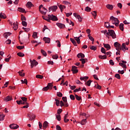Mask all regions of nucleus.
Listing matches in <instances>:
<instances>
[{
  "mask_svg": "<svg viewBox=\"0 0 130 130\" xmlns=\"http://www.w3.org/2000/svg\"><path fill=\"white\" fill-rule=\"evenodd\" d=\"M30 115H31V117L32 119V120H33L34 119H35L36 118V115H34L33 113H30Z\"/></svg>",
  "mask_w": 130,
  "mask_h": 130,
  "instance_id": "864d4df0",
  "label": "nucleus"
},
{
  "mask_svg": "<svg viewBox=\"0 0 130 130\" xmlns=\"http://www.w3.org/2000/svg\"><path fill=\"white\" fill-rule=\"evenodd\" d=\"M18 27L17 21V22H16V23H13V28L14 30H16L17 29Z\"/></svg>",
  "mask_w": 130,
  "mask_h": 130,
  "instance_id": "412c9836",
  "label": "nucleus"
},
{
  "mask_svg": "<svg viewBox=\"0 0 130 130\" xmlns=\"http://www.w3.org/2000/svg\"><path fill=\"white\" fill-rule=\"evenodd\" d=\"M114 47L116 48L117 51L123 50V51H125V50H128V48L126 47V44L125 43H123L122 46H121V44L118 42H115L114 43Z\"/></svg>",
  "mask_w": 130,
  "mask_h": 130,
  "instance_id": "f03ea898",
  "label": "nucleus"
},
{
  "mask_svg": "<svg viewBox=\"0 0 130 130\" xmlns=\"http://www.w3.org/2000/svg\"><path fill=\"white\" fill-rule=\"evenodd\" d=\"M18 11H19L21 13H26V11H25V10L24 9L20 8V7L18 8Z\"/></svg>",
  "mask_w": 130,
  "mask_h": 130,
  "instance_id": "dca6fc26",
  "label": "nucleus"
},
{
  "mask_svg": "<svg viewBox=\"0 0 130 130\" xmlns=\"http://www.w3.org/2000/svg\"><path fill=\"white\" fill-rule=\"evenodd\" d=\"M56 130H62V129L61 128V127L59 125H56Z\"/></svg>",
  "mask_w": 130,
  "mask_h": 130,
  "instance_id": "774afa93",
  "label": "nucleus"
},
{
  "mask_svg": "<svg viewBox=\"0 0 130 130\" xmlns=\"http://www.w3.org/2000/svg\"><path fill=\"white\" fill-rule=\"evenodd\" d=\"M107 8H108L109 10H112L113 9V8H114V7L113 6V5L108 4V5L106 6Z\"/></svg>",
  "mask_w": 130,
  "mask_h": 130,
  "instance_id": "5701e85b",
  "label": "nucleus"
},
{
  "mask_svg": "<svg viewBox=\"0 0 130 130\" xmlns=\"http://www.w3.org/2000/svg\"><path fill=\"white\" fill-rule=\"evenodd\" d=\"M104 47L105 48L108 49L107 50H109L111 49V46L109 44H104Z\"/></svg>",
  "mask_w": 130,
  "mask_h": 130,
  "instance_id": "f3484780",
  "label": "nucleus"
},
{
  "mask_svg": "<svg viewBox=\"0 0 130 130\" xmlns=\"http://www.w3.org/2000/svg\"><path fill=\"white\" fill-rule=\"evenodd\" d=\"M56 117L57 118V120H58V121H60L61 120V116L60 114L56 115Z\"/></svg>",
  "mask_w": 130,
  "mask_h": 130,
  "instance_id": "ea45409f",
  "label": "nucleus"
},
{
  "mask_svg": "<svg viewBox=\"0 0 130 130\" xmlns=\"http://www.w3.org/2000/svg\"><path fill=\"white\" fill-rule=\"evenodd\" d=\"M62 3L63 5H69L71 4L70 3L67 2V1H63Z\"/></svg>",
  "mask_w": 130,
  "mask_h": 130,
  "instance_id": "0e129e2a",
  "label": "nucleus"
},
{
  "mask_svg": "<svg viewBox=\"0 0 130 130\" xmlns=\"http://www.w3.org/2000/svg\"><path fill=\"white\" fill-rule=\"evenodd\" d=\"M110 20H111V23H112L113 24H115L116 27H118L119 23H120V21L118 18H116L114 16H111Z\"/></svg>",
  "mask_w": 130,
  "mask_h": 130,
  "instance_id": "7ed1b4c3",
  "label": "nucleus"
},
{
  "mask_svg": "<svg viewBox=\"0 0 130 130\" xmlns=\"http://www.w3.org/2000/svg\"><path fill=\"white\" fill-rule=\"evenodd\" d=\"M86 33H87V34L88 35V37L91 36V35L90 34V33H91V30L89 29H86Z\"/></svg>",
  "mask_w": 130,
  "mask_h": 130,
  "instance_id": "5fc2aeb1",
  "label": "nucleus"
},
{
  "mask_svg": "<svg viewBox=\"0 0 130 130\" xmlns=\"http://www.w3.org/2000/svg\"><path fill=\"white\" fill-rule=\"evenodd\" d=\"M18 73H19V75L20 76H21V77H24V76H25V73H23V74H22V72H18Z\"/></svg>",
  "mask_w": 130,
  "mask_h": 130,
  "instance_id": "680f3d73",
  "label": "nucleus"
},
{
  "mask_svg": "<svg viewBox=\"0 0 130 130\" xmlns=\"http://www.w3.org/2000/svg\"><path fill=\"white\" fill-rule=\"evenodd\" d=\"M74 38H75V41H77V44H80V37H75Z\"/></svg>",
  "mask_w": 130,
  "mask_h": 130,
  "instance_id": "4c0bfd02",
  "label": "nucleus"
},
{
  "mask_svg": "<svg viewBox=\"0 0 130 130\" xmlns=\"http://www.w3.org/2000/svg\"><path fill=\"white\" fill-rule=\"evenodd\" d=\"M9 127L12 129H16L19 128V125L17 124L13 123L9 125Z\"/></svg>",
  "mask_w": 130,
  "mask_h": 130,
  "instance_id": "6e6552de",
  "label": "nucleus"
},
{
  "mask_svg": "<svg viewBox=\"0 0 130 130\" xmlns=\"http://www.w3.org/2000/svg\"><path fill=\"white\" fill-rule=\"evenodd\" d=\"M91 14L92 15V16H93L94 18L95 19L96 17L97 16V12L96 11H93L91 12Z\"/></svg>",
  "mask_w": 130,
  "mask_h": 130,
  "instance_id": "c756f323",
  "label": "nucleus"
},
{
  "mask_svg": "<svg viewBox=\"0 0 130 130\" xmlns=\"http://www.w3.org/2000/svg\"><path fill=\"white\" fill-rule=\"evenodd\" d=\"M87 123V120L86 119H82L81 121V122H80V124H81L82 125H84Z\"/></svg>",
  "mask_w": 130,
  "mask_h": 130,
  "instance_id": "c85d7f7f",
  "label": "nucleus"
},
{
  "mask_svg": "<svg viewBox=\"0 0 130 130\" xmlns=\"http://www.w3.org/2000/svg\"><path fill=\"white\" fill-rule=\"evenodd\" d=\"M26 6H27V8H30L32 7H33V4L31 2H28L26 4Z\"/></svg>",
  "mask_w": 130,
  "mask_h": 130,
  "instance_id": "6ab92c4d",
  "label": "nucleus"
},
{
  "mask_svg": "<svg viewBox=\"0 0 130 130\" xmlns=\"http://www.w3.org/2000/svg\"><path fill=\"white\" fill-rule=\"evenodd\" d=\"M91 80H88L87 82L85 83V85H87V86H89L91 85Z\"/></svg>",
  "mask_w": 130,
  "mask_h": 130,
  "instance_id": "a18cd8bd",
  "label": "nucleus"
},
{
  "mask_svg": "<svg viewBox=\"0 0 130 130\" xmlns=\"http://www.w3.org/2000/svg\"><path fill=\"white\" fill-rule=\"evenodd\" d=\"M11 35H12V34H10V32L5 33L4 34V37L6 39H8V36H10Z\"/></svg>",
  "mask_w": 130,
  "mask_h": 130,
  "instance_id": "72a5a7b5",
  "label": "nucleus"
},
{
  "mask_svg": "<svg viewBox=\"0 0 130 130\" xmlns=\"http://www.w3.org/2000/svg\"><path fill=\"white\" fill-rule=\"evenodd\" d=\"M91 9L89 7H86L85 8V10H84V11L87 12H89L90 11H91Z\"/></svg>",
  "mask_w": 130,
  "mask_h": 130,
  "instance_id": "79ce46f5",
  "label": "nucleus"
},
{
  "mask_svg": "<svg viewBox=\"0 0 130 130\" xmlns=\"http://www.w3.org/2000/svg\"><path fill=\"white\" fill-rule=\"evenodd\" d=\"M70 98H71V100H75V97L73 94L70 95Z\"/></svg>",
  "mask_w": 130,
  "mask_h": 130,
  "instance_id": "6e6d98bb",
  "label": "nucleus"
},
{
  "mask_svg": "<svg viewBox=\"0 0 130 130\" xmlns=\"http://www.w3.org/2000/svg\"><path fill=\"white\" fill-rule=\"evenodd\" d=\"M58 7L57 6H54L52 7H49V12L52 11L53 12H56V10H57Z\"/></svg>",
  "mask_w": 130,
  "mask_h": 130,
  "instance_id": "423d86ee",
  "label": "nucleus"
},
{
  "mask_svg": "<svg viewBox=\"0 0 130 130\" xmlns=\"http://www.w3.org/2000/svg\"><path fill=\"white\" fill-rule=\"evenodd\" d=\"M17 104L19 105H29V103H28L26 102H23V101L20 100V101H17Z\"/></svg>",
  "mask_w": 130,
  "mask_h": 130,
  "instance_id": "39448f33",
  "label": "nucleus"
},
{
  "mask_svg": "<svg viewBox=\"0 0 130 130\" xmlns=\"http://www.w3.org/2000/svg\"><path fill=\"white\" fill-rule=\"evenodd\" d=\"M73 16H75L76 17V18L78 19V21H79V22L82 21V18L81 17V16H80V15H77L76 13H74Z\"/></svg>",
  "mask_w": 130,
  "mask_h": 130,
  "instance_id": "9d476101",
  "label": "nucleus"
},
{
  "mask_svg": "<svg viewBox=\"0 0 130 130\" xmlns=\"http://www.w3.org/2000/svg\"><path fill=\"white\" fill-rule=\"evenodd\" d=\"M119 66H121V67H122L123 68L125 69H126V64H124V63H121V62L119 63Z\"/></svg>",
  "mask_w": 130,
  "mask_h": 130,
  "instance_id": "e433bc0d",
  "label": "nucleus"
},
{
  "mask_svg": "<svg viewBox=\"0 0 130 130\" xmlns=\"http://www.w3.org/2000/svg\"><path fill=\"white\" fill-rule=\"evenodd\" d=\"M21 20H22V21H23V20L26 21V18L24 16H23V14H21Z\"/></svg>",
  "mask_w": 130,
  "mask_h": 130,
  "instance_id": "f704fd0d",
  "label": "nucleus"
},
{
  "mask_svg": "<svg viewBox=\"0 0 130 130\" xmlns=\"http://www.w3.org/2000/svg\"><path fill=\"white\" fill-rule=\"evenodd\" d=\"M77 57L78 58H85V55L84 54H82V53H79V54H77Z\"/></svg>",
  "mask_w": 130,
  "mask_h": 130,
  "instance_id": "aec40b11",
  "label": "nucleus"
},
{
  "mask_svg": "<svg viewBox=\"0 0 130 130\" xmlns=\"http://www.w3.org/2000/svg\"><path fill=\"white\" fill-rule=\"evenodd\" d=\"M119 29L121 31H124V24L121 23L120 24H119Z\"/></svg>",
  "mask_w": 130,
  "mask_h": 130,
  "instance_id": "393cba45",
  "label": "nucleus"
},
{
  "mask_svg": "<svg viewBox=\"0 0 130 130\" xmlns=\"http://www.w3.org/2000/svg\"><path fill=\"white\" fill-rule=\"evenodd\" d=\"M75 98L78 101L82 100L81 96H78L77 94H75Z\"/></svg>",
  "mask_w": 130,
  "mask_h": 130,
  "instance_id": "a19ab883",
  "label": "nucleus"
},
{
  "mask_svg": "<svg viewBox=\"0 0 130 130\" xmlns=\"http://www.w3.org/2000/svg\"><path fill=\"white\" fill-rule=\"evenodd\" d=\"M118 73L119 74H121V75H123V74H124V70H122V71H120V70H119L118 72Z\"/></svg>",
  "mask_w": 130,
  "mask_h": 130,
  "instance_id": "69168bd1",
  "label": "nucleus"
},
{
  "mask_svg": "<svg viewBox=\"0 0 130 130\" xmlns=\"http://www.w3.org/2000/svg\"><path fill=\"white\" fill-rule=\"evenodd\" d=\"M101 52H102V53L106 54V50L104 47H102V49H101Z\"/></svg>",
  "mask_w": 130,
  "mask_h": 130,
  "instance_id": "8fccbe9b",
  "label": "nucleus"
},
{
  "mask_svg": "<svg viewBox=\"0 0 130 130\" xmlns=\"http://www.w3.org/2000/svg\"><path fill=\"white\" fill-rule=\"evenodd\" d=\"M36 77V78H39V79H43V76H42V75H37Z\"/></svg>",
  "mask_w": 130,
  "mask_h": 130,
  "instance_id": "37998d69",
  "label": "nucleus"
},
{
  "mask_svg": "<svg viewBox=\"0 0 130 130\" xmlns=\"http://www.w3.org/2000/svg\"><path fill=\"white\" fill-rule=\"evenodd\" d=\"M52 58H53V59H57L58 58V55H53L52 56Z\"/></svg>",
  "mask_w": 130,
  "mask_h": 130,
  "instance_id": "bf43d9fd",
  "label": "nucleus"
},
{
  "mask_svg": "<svg viewBox=\"0 0 130 130\" xmlns=\"http://www.w3.org/2000/svg\"><path fill=\"white\" fill-rule=\"evenodd\" d=\"M55 101H56V105L57 107H59L60 103V101L57 99H55Z\"/></svg>",
  "mask_w": 130,
  "mask_h": 130,
  "instance_id": "c9c22d12",
  "label": "nucleus"
},
{
  "mask_svg": "<svg viewBox=\"0 0 130 130\" xmlns=\"http://www.w3.org/2000/svg\"><path fill=\"white\" fill-rule=\"evenodd\" d=\"M57 96L58 97H62V94L60 92H57Z\"/></svg>",
  "mask_w": 130,
  "mask_h": 130,
  "instance_id": "13d9d810",
  "label": "nucleus"
},
{
  "mask_svg": "<svg viewBox=\"0 0 130 130\" xmlns=\"http://www.w3.org/2000/svg\"><path fill=\"white\" fill-rule=\"evenodd\" d=\"M70 40H71L72 43H73L74 45H75L76 46L77 45L76 41H75L74 39H73V38H71Z\"/></svg>",
  "mask_w": 130,
  "mask_h": 130,
  "instance_id": "bb28decb",
  "label": "nucleus"
},
{
  "mask_svg": "<svg viewBox=\"0 0 130 130\" xmlns=\"http://www.w3.org/2000/svg\"><path fill=\"white\" fill-rule=\"evenodd\" d=\"M48 125V122L46 121L43 123V129H45L46 128H47Z\"/></svg>",
  "mask_w": 130,
  "mask_h": 130,
  "instance_id": "ddd939ff",
  "label": "nucleus"
},
{
  "mask_svg": "<svg viewBox=\"0 0 130 130\" xmlns=\"http://www.w3.org/2000/svg\"><path fill=\"white\" fill-rule=\"evenodd\" d=\"M22 25H23V26L24 27H26L27 26V22H25V21L23 20V21H22Z\"/></svg>",
  "mask_w": 130,
  "mask_h": 130,
  "instance_id": "de8ad7c7",
  "label": "nucleus"
},
{
  "mask_svg": "<svg viewBox=\"0 0 130 130\" xmlns=\"http://www.w3.org/2000/svg\"><path fill=\"white\" fill-rule=\"evenodd\" d=\"M41 53H42V55H44V56H46L47 55V54L44 50H41Z\"/></svg>",
  "mask_w": 130,
  "mask_h": 130,
  "instance_id": "2f4dec72",
  "label": "nucleus"
},
{
  "mask_svg": "<svg viewBox=\"0 0 130 130\" xmlns=\"http://www.w3.org/2000/svg\"><path fill=\"white\" fill-rule=\"evenodd\" d=\"M49 19H51V20L55 21L58 20V18L56 16H54L53 15H48Z\"/></svg>",
  "mask_w": 130,
  "mask_h": 130,
  "instance_id": "0eeeda50",
  "label": "nucleus"
},
{
  "mask_svg": "<svg viewBox=\"0 0 130 130\" xmlns=\"http://www.w3.org/2000/svg\"><path fill=\"white\" fill-rule=\"evenodd\" d=\"M62 110L61 109H59L58 110H57V113L58 115H60L61 113H62Z\"/></svg>",
  "mask_w": 130,
  "mask_h": 130,
  "instance_id": "052dcab7",
  "label": "nucleus"
},
{
  "mask_svg": "<svg viewBox=\"0 0 130 130\" xmlns=\"http://www.w3.org/2000/svg\"><path fill=\"white\" fill-rule=\"evenodd\" d=\"M108 31L107 30H102L101 32L102 34H104V35H107L108 36H111L113 39H115L116 38V35L115 33V31L114 30L108 29Z\"/></svg>",
  "mask_w": 130,
  "mask_h": 130,
  "instance_id": "f257e3e1",
  "label": "nucleus"
},
{
  "mask_svg": "<svg viewBox=\"0 0 130 130\" xmlns=\"http://www.w3.org/2000/svg\"><path fill=\"white\" fill-rule=\"evenodd\" d=\"M42 8H43V5H41L40 7H39V10L40 11V12L42 13V15H45L46 14V12L41 11Z\"/></svg>",
  "mask_w": 130,
  "mask_h": 130,
  "instance_id": "9b49d317",
  "label": "nucleus"
},
{
  "mask_svg": "<svg viewBox=\"0 0 130 130\" xmlns=\"http://www.w3.org/2000/svg\"><path fill=\"white\" fill-rule=\"evenodd\" d=\"M0 17H1L2 19H6L7 16H6V14H2V13H1L0 14Z\"/></svg>",
  "mask_w": 130,
  "mask_h": 130,
  "instance_id": "a878e982",
  "label": "nucleus"
},
{
  "mask_svg": "<svg viewBox=\"0 0 130 130\" xmlns=\"http://www.w3.org/2000/svg\"><path fill=\"white\" fill-rule=\"evenodd\" d=\"M43 39L46 43L49 44L50 42V39L49 38L44 37Z\"/></svg>",
  "mask_w": 130,
  "mask_h": 130,
  "instance_id": "4468645a",
  "label": "nucleus"
},
{
  "mask_svg": "<svg viewBox=\"0 0 130 130\" xmlns=\"http://www.w3.org/2000/svg\"><path fill=\"white\" fill-rule=\"evenodd\" d=\"M50 89L49 87L48 86H46L44 88L42 89L43 91H48V90Z\"/></svg>",
  "mask_w": 130,
  "mask_h": 130,
  "instance_id": "603ef678",
  "label": "nucleus"
},
{
  "mask_svg": "<svg viewBox=\"0 0 130 130\" xmlns=\"http://www.w3.org/2000/svg\"><path fill=\"white\" fill-rule=\"evenodd\" d=\"M71 71L73 72V74H76L79 72L76 66H73Z\"/></svg>",
  "mask_w": 130,
  "mask_h": 130,
  "instance_id": "1a4fd4ad",
  "label": "nucleus"
},
{
  "mask_svg": "<svg viewBox=\"0 0 130 130\" xmlns=\"http://www.w3.org/2000/svg\"><path fill=\"white\" fill-rule=\"evenodd\" d=\"M56 25H57V26H58V27H59V28H65V25H64V24H61L60 23H57Z\"/></svg>",
  "mask_w": 130,
  "mask_h": 130,
  "instance_id": "2eb2a0df",
  "label": "nucleus"
},
{
  "mask_svg": "<svg viewBox=\"0 0 130 130\" xmlns=\"http://www.w3.org/2000/svg\"><path fill=\"white\" fill-rule=\"evenodd\" d=\"M9 82H6V83H5V84H4L5 86H3V88H5L6 87H8V86L9 85Z\"/></svg>",
  "mask_w": 130,
  "mask_h": 130,
  "instance_id": "4d7b16f0",
  "label": "nucleus"
},
{
  "mask_svg": "<svg viewBox=\"0 0 130 130\" xmlns=\"http://www.w3.org/2000/svg\"><path fill=\"white\" fill-rule=\"evenodd\" d=\"M89 48L91 50L95 51L97 49V47L95 46H90Z\"/></svg>",
  "mask_w": 130,
  "mask_h": 130,
  "instance_id": "b1692460",
  "label": "nucleus"
},
{
  "mask_svg": "<svg viewBox=\"0 0 130 130\" xmlns=\"http://www.w3.org/2000/svg\"><path fill=\"white\" fill-rule=\"evenodd\" d=\"M5 116H6L4 114H1V115H0V121L4 120Z\"/></svg>",
  "mask_w": 130,
  "mask_h": 130,
  "instance_id": "7c9ffc66",
  "label": "nucleus"
},
{
  "mask_svg": "<svg viewBox=\"0 0 130 130\" xmlns=\"http://www.w3.org/2000/svg\"><path fill=\"white\" fill-rule=\"evenodd\" d=\"M59 8L60 9L61 12H62L63 10H64L65 8H66V7L64 5H59L58 6Z\"/></svg>",
  "mask_w": 130,
  "mask_h": 130,
  "instance_id": "a211bd4d",
  "label": "nucleus"
},
{
  "mask_svg": "<svg viewBox=\"0 0 130 130\" xmlns=\"http://www.w3.org/2000/svg\"><path fill=\"white\" fill-rule=\"evenodd\" d=\"M80 61H81L82 64H84L85 62H86L84 58H81L79 59Z\"/></svg>",
  "mask_w": 130,
  "mask_h": 130,
  "instance_id": "09e8293b",
  "label": "nucleus"
},
{
  "mask_svg": "<svg viewBox=\"0 0 130 130\" xmlns=\"http://www.w3.org/2000/svg\"><path fill=\"white\" fill-rule=\"evenodd\" d=\"M24 46H18L16 47V48L19 50H22L24 48Z\"/></svg>",
  "mask_w": 130,
  "mask_h": 130,
  "instance_id": "c03bdc74",
  "label": "nucleus"
},
{
  "mask_svg": "<svg viewBox=\"0 0 130 130\" xmlns=\"http://www.w3.org/2000/svg\"><path fill=\"white\" fill-rule=\"evenodd\" d=\"M115 77L118 79H120V74H117L115 75Z\"/></svg>",
  "mask_w": 130,
  "mask_h": 130,
  "instance_id": "3c124183",
  "label": "nucleus"
},
{
  "mask_svg": "<svg viewBox=\"0 0 130 130\" xmlns=\"http://www.w3.org/2000/svg\"><path fill=\"white\" fill-rule=\"evenodd\" d=\"M17 55L21 57H24L25 56L24 54L22 52L17 53Z\"/></svg>",
  "mask_w": 130,
  "mask_h": 130,
  "instance_id": "473e14b6",
  "label": "nucleus"
},
{
  "mask_svg": "<svg viewBox=\"0 0 130 130\" xmlns=\"http://www.w3.org/2000/svg\"><path fill=\"white\" fill-rule=\"evenodd\" d=\"M99 58L102 59H106V58H107V57L106 56V55H99Z\"/></svg>",
  "mask_w": 130,
  "mask_h": 130,
  "instance_id": "4be33fe9",
  "label": "nucleus"
},
{
  "mask_svg": "<svg viewBox=\"0 0 130 130\" xmlns=\"http://www.w3.org/2000/svg\"><path fill=\"white\" fill-rule=\"evenodd\" d=\"M105 26H106V27H107V28L109 27L110 26V23H109V22H105Z\"/></svg>",
  "mask_w": 130,
  "mask_h": 130,
  "instance_id": "e2e57ef3",
  "label": "nucleus"
},
{
  "mask_svg": "<svg viewBox=\"0 0 130 130\" xmlns=\"http://www.w3.org/2000/svg\"><path fill=\"white\" fill-rule=\"evenodd\" d=\"M29 61L30 63V68L31 69L34 68V66H36L38 64V62L36 61L35 59H34L32 60L31 59H29Z\"/></svg>",
  "mask_w": 130,
  "mask_h": 130,
  "instance_id": "20e7f679",
  "label": "nucleus"
},
{
  "mask_svg": "<svg viewBox=\"0 0 130 130\" xmlns=\"http://www.w3.org/2000/svg\"><path fill=\"white\" fill-rule=\"evenodd\" d=\"M62 99L63 102H64V103H67V97H63L62 98Z\"/></svg>",
  "mask_w": 130,
  "mask_h": 130,
  "instance_id": "338daca9",
  "label": "nucleus"
},
{
  "mask_svg": "<svg viewBox=\"0 0 130 130\" xmlns=\"http://www.w3.org/2000/svg\"><path fill=\"white\" fill-rule=\"evenodd\" d=\"M4 100L6 102H10V101L12 100V97L11 96H7L5 98Z\"/></svg>",
  "mask_w": 130,
  "mask_h": 130,
  "instance_id": "f8f14e48",
  "label": "nucleus"
},
{
  "mask_svg": "<svg viewBox=\"0 0 130 130\" xmlns=\"http://www.w3.org/2000/svg\"><path fill=\"white\" fill-rule=\"evenodd\" d=\"M21 82H22V84H25L26 85L27 84V80L26 79H24V81L21 80Z\"/></svg>",
  "mask_w": 130,
  "mask_h": 130,
  "instance_id": "58836bf2",
  "label": "nucleus"
},
{
  "mask_svg": "<svg viewBox=\"0 0 130 130\" xmlns=\"http://www.w3.org/2000/svg\"><path fill=\"white\" fill-rule=\"evenodd\" d=\"M21 101H22L24 102H27V99L26 98L22 97V98H21Z\"/></svg>",
  "mask_w": 130,
  "mask_h": 130,
  "instance_id": "49530a36",
  "label": "nucleus"
},
{
  "mask_svg": "<svg viewBox=\"0 0 130 130\" xmlns=\"http://www.w3.org/2000/svg\"><path fill=\"white\" fill-rule=\"evenodd\" d=\"M46 87H49L50 89H52V87H53V85L52 84V83H50L48 84V85H47Z\"/></svg>",
  "mask_w": 130,
  "mask_h": 130,
  "instance_id": "cd10ccee",
  "label": "nucleus"
}]
</instances>
